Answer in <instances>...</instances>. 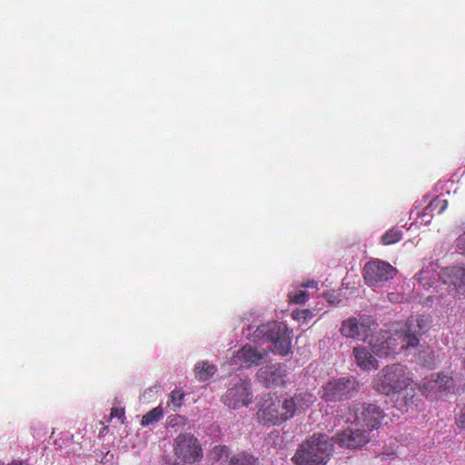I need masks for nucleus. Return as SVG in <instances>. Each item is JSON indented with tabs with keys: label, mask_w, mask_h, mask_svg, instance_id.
Instances as JSON below:
<instances>
[{
	"label": "nucleus",
	"mask_w": 465,
	"mask_h": 465,
	"mask_svg": "<svg viewBox=\"0 0 465 465\" xmlns=\"http://www.w3.org/2000/svg\"><path fill=\"white\" fill-rule=\"evenodd\" d=\"M430 323V320L424 316H411L400 329H393L391 334L385 331L373 333L372 319L361 315L358 318L350 317L344 320L340 331L346 338H362L370 345L372 353L379 357H387L410 348H416L420 344V337L429 330Z\"/></svg>",
	"instance_id": "nucleus-1"
},
{
	"label": "nucleus",
	"mask_w": 465,
	"mask_h": 465,
	"mask_svg": "<svg viewBox=\"0 0 465 465\" xmlns=\"http://www.w3.org/2000/svg\"><path fill=\"white\" fill-rule=\"evenodd\" d=\"M331 451L332 444L326 434H313L299 446L292 460L296 465H325Z\"/></svg>",
	"instance_id": "nucleus-2"
},
{
	"label": "nucleus",
	"mask_w": 465,
	"mask_h": 465,
	"mask_svg": "<svg viewBox=\"0 0 465 465\" xmlns=\"http://www.w3.org/2000/svg\"><path fill=\"white\" fill-rule=\"evenodd\" d=\"M413 381L412 374L401 364L384 367L376 376L373 388L386 396L400 393L408 389Z\"/></svg>",
	"instance_id": "nucleus-3"
},
{
	"label": "nucleus",
	"mask_w": 465,
	"mask_h": 465,
	"mask_svg": "<svg viewBox=\"0 0 465 465\" xmlns=\"http://www.w3.org/2000/svg\"><path fill=\"white\" fill-rule=\"evenodd\" d=\"M173 451L174 457L184 464H193L203 458L200 440L190 432L180 433L173 439Z\"/></svg>",
	"instance_id": "nucleus-4"
},
{
	"label": "nucleus",
	"mask_w": 465,
	"mask_h": 465,
	"mask_svg": "<svg viewBox=\"0 0 465 465\" xmlns=\"http://www.w3.org/2000/svg\"><path fill=\"white\" fill-rule=\"evenodd\" d=\"M358 387L354 377L331 379L322 386L321 398L327 403L347 401L353 397Z\"/></svg>",
	"instance_id": "nucleus-5"
},
{
	"label": "nucleus",
	"mask_w": 465,
	"mask_h": 465,
	"mask_svg": "<svg viewBox=\"0 0 465 465\" xmlns=\"http://www.w3.org/2000/svg\"><path fill=\"white\" fill-rule=\"evenodd\" d=\"M277 408H281V400L275 394H265L261 401L257 411V417L265 426L280 425L292 419V412L285 409L284 413L277 412Z\"/></svg>",
	"instance_id": "nucleus-6"
},
{
	"label": "nucleus",
	"mask_w": 465,
	"mask_h": 465,
	"mask_svg": "<svg viewBox=\"0 0 465 465\" xmlns=\"http://www.w3.org/2000/svg\"><path fill=\"white\" fill-rule=\"evenodd\" d=\"M259 335L272 343V351L280 355H287L291 349V335L285 325L272 322L257 329Z\"/></svg>",
	"instance_id": "nucleus-7"
},
{
	"label": "nucleus",
	"mask_w": 465,
	"mask_h": 465,
	"mask_svg": "<svg viewBox=\"0 0 465 465\" xmlns=\"http://www.w3.org/2000/svg\"><path fill=\"white\" fill-rule=\"evenodd\" d=\"M223 402L232 408L247 407L252 401L251 383L247 380L237 379L231 382L226 392L222 397Z\"/></svg>",
	"instance_id": "nucleus-8"
},
{
	"label": "nucleus",
	"mask_w": 465,
	"mask_h": 465,
	"mask_svg": "<svg viewBox=\"0 0 465 465\" xmlns=\"http://www.w3.org/2000/svg\"><path fill=\"white\" fill-rule=\"evenodd\" d=\"M351 411L355 416L352 422L370 430L378 429L385 417L383 410L374 403H357Z\"/></svg>",
	"instance_id": "nucleus-9"
},
{
	"label": "nucleus",
	"mask_w": 465,
	"mask_h": 465,
	"mask_svg": "<svg viewBox=\"0 0 465 465\" xmlns=\"http://www.w3.org/2000/svg\"><path fill=\"white\" fill-rule=\"evenodd\" d=\"M395 274L396 269L381 260L368 262L363 268L364 281L371 287L392 279Z\"/></svg>",
	"instance_id": "nucleus-10"
},
{
	"label": "nucleus",
	"mask_w": 465,
	"mask_h": 465,
	"mask_svg": "<svg viewBox=\"0 0 465 465\" xmlns=\"http://www.w3.org/2000/svg\"><path fill=\"white\" fill-rule=\"evenodd\" d=\"M421 386L425 391L449 395L456 392L458 385L452 373L436 372L426 377Z\"/></svg>",
	"instance_id": "nucleus-11"
},
{
	"label": "nucleus",
	"mask_w": 465,
	"mask_h": 465,
	"mask_svg": "<svg viewBox=\"0 0 465 465\" xmlns=\"http://www.w3.org/2000/svg\"><path fill=\"white\" fill-rule=\"evenodd\" d=\"M331 440L348 449H357L368 442L369 437L364 430L348 429L337 433Z\"/></svg>",
	"instance_id": "nucleus-12"
},
{
	"label": "nucleus",
	"mask_w": 465,
	"mask_h": 465,
	"mask_svg": "<svg viewBox=\"0 0 465 465\" xmlns=\"http://www.w3.org/2000/svg\"><path fill=\"white\" fill-rule=\"evenodd\" d=\"M287 375L285 368L280 364L267 365L261 368L256 376L266 387L282 386Z\"/></svg>",
	"instance_id": "nucleus-13"
},
{
	"label": "nucleus",
	"mask_w": 465,
	"mask_h": 465,
	"mask_svg": "<svg viewBox=\"0 0 465 465\" xmlns=\"http://www.w3.org/2000/svg\"><path fill=\"white\" fill-rule=\"evenodd\" d=\"M316 401V396L311 392H301L293 397L285 399V409L292 412L293 417L298 411H305Z\"/></svg>",
	"instance_id": "nucleus-14"
},
{
	"label": "nucleus",
	"mask_w": 465,
	"mask_h": 465,
	"mask_svg": "<svg viewBox=\"0 0 465 465\" xmlns=\"http://www.w3.org/2000/svg\"><path fill=\"white\" fill-rule=\"evenodd\" d=\"M265 356V352H260L252 345L247 344L237 351L236 359L242 366L251 367L261 364Z\"/></svg>",
	"instance_id": "nucleus-15"
},
{
	"label": "nucleus",
	"mask_w": 465,
	"mask_h": 465,
	"mask_svg": "<svg viewBox=\"0 0 465 465\" xmlns=\"http://www.w3.org/2000/svg\"><path fill=\"white\" fill-rule=\"evenodd\" d=\"M444 275L448 278L449 282L455 287L458 292H465V264H459L446 268Z\"/></svg>",
	"instance_id": "nucleus-16"
},
{
	"label": "nucleus",
	"mask_w": 465,
	"mask_h": 465,
	"mask_svg": "<svg viewBox=\"0 0 465 465\" xmlns=\"http://www.w3.org/2000/svg\"><path fill=\"white\" fill-rule=\"evenodd\" d=\"M448 207V201L446 199H441L440 197L433 198L429 204L423 209L421 213H419V216L420 218V223H430L432 216L433 212L437 210L438 214H441L446 208Z\"/></svg>",
	"instance_id": "nucleus-17"
},
{
	"label": "nucleus",
	"mask_w": 465,
	"mask_h": 465,
	"mask_svg": "<svg viewBox=\"0 0 465 465\" xmlns=\"http://www.w3.org/2000/svg\"><path fill=\"white\" fill-rule=\"evenodd\" d=\"M353 355L357 364L363 370H371L378 368V361L372 354L363 347H355Z\"/></svg>",
	"instance_id": "nucleus-18"
},
{
	"label": "nucleus",
	"mask_w": 465,
	"mask_h": 465,
	"mask_svg": "<svg viewBox=\"0 0 465 465\" xmlns=\"http://www.w3.org/2000/svg\"><path fill=\"white\" fill-rule=\"evenodd\" d=\"M216 371V367L208 361L199 362L194 368L195 378L200 381H207L214 375Z\"/></svg>",
	"instance_id": "nucleus-19"
},
{
	"label": "nucleus",
	"mask_w": 465,
	"mask_h": 465,
	"mask_svg": "<svg viewBox=\"0 0 465 465\" xmlns=\"http://www.w3.org/2000/svg\"><path fill=\"white\" fill-rule=\"evenodd\" d=\"M212 454L213 459L223 465H230L231 460L234 458L231 454L230 450L224 445L215 446L212 450Z\"/></svg>",
	"instance_id": "nucleus-20"
},
{
	"label": "nucleus",
	"mask_w": 465,
	"mask_h": 465,
	"mask_svg": "<svg viewBox=\"0 0 465 465\" xmlns=\"http://www.w3.org/2000/svg\"><path fill=\"white\" fill-rule=\"evenodd\" d=\"M163 417V410L161 406H157L145 413L141 420V425L147 427L160 421Z\"/></svg>",
	"instance_id": "nucleus-21"
},
{
	"label": "nucleus",
	"mask_w": 465,
	"mask_h": 465,
	"mask_svg": "<svg viewBox=\"0 0 465 465\" xmlns=\"http://www.w3.org/2000/svg\"><path fill=\"white\" fill-rule=\"evenodd\" d=\"M188 423V419L185 416L179 414H172L167 417L166 427L174 429L175 431L179 429H183Z\"/></svg>",
	"instance_id": "nucleus-22"
},
{
	"label": "nucleus",
	"mask_w": 465,
	"mask_h": 465,
	"mask_svg": "<svg viewBox=\"0 0 465 465\" xmlns=\"http://www.w3.org/2000/svg\"><path fill=\"white\" fill-rule=\"evenodd\" d=\"M402 238V232L399 229H390L381 237V242L384 245H391L400 242Z\"/></svg>",
	"instance_id": "nucleus-23"
},
{
	"label": "nucleus",
	"mask_w": 465,
	"mask_h": 465,
	"mask_svg": "<svg viewBox=\"0 0 465 465\" xmlns=\"http://www.w3.org/2000/svg\"><path fill=\"white\" fill-rule=\"evenodd\" d=\"M183 399L184 393L181 390H173L169 396L168 405L172 404L173 411H175L176 409L182 407Z\"/></svg>",
	"instance_id": "nucleus-24"
},
{
	"label": "nucleus",
	"mask_w": 465,
	"mask_h": 465,
	"mask_svg": "<svg viewBox=\"0 0 465 465\" xmlns=\"http://www.w3.org/2000/svg\"><path fill=\"white\" fill-rule=\"evenodd\" d=\"M254 461L252 456L242 453L234 456L230 465H254Z\"/></svg>",
	"instance_id": "nucleus-25"
},
{
	"label": "nucleus",
	"mask_w": 465,
	"mask_h": 465,
	"mask_svg": "<svg viewBox=\"0 0 465 465\" xmlns=\"http://www.w3.org/2000/svg\"><path fill=\"white\" fill-rule=\"evenodd\" d=\"M289 299L295 304H303L308 299V292L303 290H299L293 293L289 294Z\"/></svg>",
	"instance_id": "nucleus-26"
},
{
	"label": "nucleus",
	"mask_w": 465,
	"mask_h": 465,
	"mask_svg": "<svg viewBox=\"0 0 465 465\" xmlns=\"http://www.w3.org/2000/svg\"><path fill=\"white\" fill-rule=\"evenodd\" d=\"M313 316V312L308 309L297 310L293 312V318L302 322H306L307 321L312 319Z\"/></svg>",
	"instance_id": "nucleus-27"
},
{
	"label": "nucleus",
	"mask_w": 465,
	"mask_h": 465,
	"mask_svg": "<svg viewBox=\"0 0 465 465\" xmlns=\"http://www.w3.org/2000/svg\"><path fill=\"white\" fill-rule=\"evenodd\" d=\"M428 274H430V272L421 271L418 276L419 283L426 290H429L433 284L431 278Z\"/></svg>",
	"instance_id": "nucleus-28"
},
{
	"label": "nucleus",
	"mask_w": 465,
	"mask_h": 465,
	"mask_svg": "<svg viewBox=\"0 0 465 465\" xmlns=\"http://www.w3.org/2000/svg\"><path fill=\"white\" fill-rule=\"evenodd\" d=\"M111 417L112 418H117L121 420L122 423H124L125 419V411L124 408H118L114 407L111 410Z\"/></svg>",
	"instance_id": "nucleus-29"
},
{
	"label": "nucleus",
	"mask_w": 465,
	"mask_h": 465,
	"mask_svg": "<svg viewBox=\"0 0 465 465\" xmlns=\"http://www.w3.org/2000/svg\"><path fill=\"white\" fill-rule=\"evenodd\" d=\"M419 360L422 362L424 366L431 368L435 365V358L433 355L428 354V357L425 358L423 357V354L420 353Z\"/></svg>",
	"instance_id": "nucleus-30"
},
{
	"label": "nucleus",
	"mask_w": 465,
	"mask_h": 465,
	"mask_svg": "<svg viewBox=\"0 0 465 465\" xmlns=\"http://www.w3.org/2000/svg\"><path fill=\"white\" fill-rule=\"evenodd\" d=\"M456 244L460 253L465 255V232L457 238Z\"/></svg>",
	"instance_id": "nucleus-31"
},
{
	"label": "nucleus",
	"mask_w": 465,
	"mask_h": 465,
	"mask_svg": "<svg viewBox=\"0 0 465 465\" xmlns=\"http://www.w3.org/2000/svg\"><path fill=\"white\" fill-rule=\"evenodd\" d=\"M456 423L459 427L465 429V405L457 414Z\"/></svg>",
	"instance_id": "nucleus-32"
},
{
	"label": "nucleus",
	"mask_w": 465,
	"mask_h": 465,
	"mask_svg": "<svg viewBox=\"0 0 465 465\" xmlns=\"http://www.w3.org/2000/svg\"><path fill=\"white\" fill-rule=\"evenodd\" d=\"M302 287L318 289V282L313 280H310L307 281L306 282L302 283Z\"/></svg>",
	"instance_id": "nucleus-33"
},
{
	"label": "nucleus",
	"mask_w": 465,
	"mask_h": 465,
	"mask_svg": "<svg viewBox=\"0 0 465 465\" xmlns=\"http://www.w3.org/2000/svg\"><path fill=\"white\" fill-rule=\"evenodd\" d=\"M284 407H285V400L283 401H281V408H277V412L284 413L283 411H286Z\"/></svg>",
	"instance_id": "nucleus-34"
},
{
	"label": "nucleus",
	"mask_w": 465,
	"mask_h": 465,
	"mask_svg": "<svg viewBox=\"0 0 465 465\" xmlns=\"http://www.w3.org/2000/svg\"><path fill=\"white\" fill-rule=\"evenodd\" d=\"M8 465H28V464L24 462V461L14 460L10 464H8Z\"/></svg>",
	"instance_id": "nucleus-35"
},
{
	"label": "nucleus",
	"mask_w": 465,
	"mask_h": 465,
	"mask_svg": "<svg viewBox=\"0 0 465 465\" xmlns=\"http://www.w3.org/2000/svg\"><path fill=\"white\" fill-rule=\"evenodd\" d=\"M0 465H4V464L0 463Z\"/></svg>",
	"instance_id": "nucleus-36"
}]
</instances>
